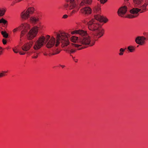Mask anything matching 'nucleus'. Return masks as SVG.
<instances>
[{
    "label": "nucleus",
    "mask_w": 148,
    "mask_h": 148,
    "mask_svg": "<svg viewBox=\"0 0 148 148\" xmlns=\"http://www.w3.org/2000/svg\"><path fill=\"white\" fill-rule=\"evenodd\" d=\"M148 5V3H145L142 6L140 9L138 8H134L130 11L131 14L126 16L127 11V8L126 6H124L120 8L118 11V14L119 16L123 17H126L129 18H132L137 17L139 15L138 12H140L142 13L145 11L146 9V7Z\"/></svg>",
    "instance_id": "1"
},
{
    "label": "nucleus",
    "mask_w": 148,
    "mask_h": 148,
    "mask_svg": "<svg viewBox=\"0 0 148 148\" xmlns=\"http://www.w3.org/2000/svg\"><path fill=\"white\" fill-rule=\"evenodd\" d=\"M72 34H79L82 36H84L80 38V47H82V49L85 48V47L82 46V45H90V46L93 45L95 43L96 40H94L91 41L90 37L89 36L85 31L83 30H76L71 32Z\"/></svg>",
    "instance_id": "2"
},
{
    "label": "nucleus",
    "mask_w": 148,
    "mask_h": 148,
    "mask_svg": "<svg viewBox=\"0 0 148 148\" xmlns=\"http://www.w3.org/2000/svg\"><path fill=\"white\" fill-rule=\"evenodd\" d=\"M94 17L88 23V28H100L103 24L102 22L106 23L108 21L106 17L100 15H95Z\"/></svg>",
    "instance_id": "3"
},
{
    "label": "nucleus",
    "mask_w": 148,
    "mask_h": 148,
    "mask_svg": "<svg viewBox=\"0 0 148 148\" xmlns=\"http://www.w3.org/2000/svg\"><path fill=\"white\" fill-rule=\"evenodd\" d=\"M57 40L56 44V46L57 47L59 44L61 43V46L62 47H64L68 45L66 49L67 50L69 47H70L69 42L68 39V34L64 32H61L60 34H56Z\"/></svg>",
    "instance_id": "4"
},
{
    "label": "nucleus",
    "mask_w": 148,
    "mask_h": 148,
    "mask_svg": "<svg viewBox=\"0 0 148 148\" xmlns=\"http://www.w3.org/2000/svg\"><path fill=\"white\" fill-rule=\"evenodd\" d=\"M71 41L75 43H72L69 45L70 47L67 49V52L71 54L75 53L76 50H80L82 49L80 47V38L75 36H72L71 38Z\"/></svg>",
    "instance_id": "5"
},
{
    "label": "nucleus",
    "mask_w": 148,
    "mask_h": 148,
    "mask_svg": "<svg viewBox=\"0 0 148 148\" xmlns=\"http://www.w3.org/2000/svg\"><path fill=\"white\" fill-rule=\"evenodd\" d=\"M41 16L39 14H36L30 17L29 21L31 24L34 27L33 28H43L45 27L40 21Z\"/></svg>",
    "instance_id": "6"
},
{
    "label": "nucleus",
    "mask_w": 148,
    "mask_h": 148,
    "mask_svg": "<svg viewBox=\"0 0 148 148\" xmlns=\"http://www.w3.org/2000/svg\"><path fill=\"white\" fill-rule=\"evenodd\" d=\"M50 38L49 35H47L46 37L42 36L40 37L35 42L33 47L35 50L36 51L39 49L46 42H47Z\"/></svg>",
    "instance_id": "7"
},
{
    "label": "nucleus",
    "mask_w": 148,
    "mask_h": 148,
    "mask_svg": "<svg viewBox=\"0 0 148 148\" xmlns=\"http://www.w3.org/2000/svg\"><path fill=\"white\" fill-rule=\"evenodd\" d=\"M27 32H28L27 35V38L31 40L36 36L38 30L37 28H31L29 30H27V28H24L21 32V36H23Z\"/></svg>",
    "instance_id": "8"
},
{
    "label": "nucleus",
    "mask_w": 148,
    "mask_h": 148,
    "mask_svg": "<svg viewBox=\"0 0 148 148\" xmlns=\"http://www.w3.org/2000/svg\"><path fill=\"white\" fill-rule=\"evenodd\" d=\"M90 30L92 31V37L94 39L97 40L96 39H98L102 36L104 33V30L102 28H91Z\"/></svg>",
    "instance_id": "9"
},
{
    "label": "nucleus",
    "mask_w": 148,
    "mask_h": 148,
    "mask_svg": "<svg viewBox=\"0 0 148 148\" xmlns=\"http://www.w3.org/2000/svg\"><path fill=\"white\" fill-rule=\"evenodd\" d=\"M35 11V9L33 7H29L25 9L21 14V18L23 20H27L33 14Z\"/></svg>",
    "instance_id": "10"
},
{
    "label": "nucleus",
    "mask_w": 148,
    "mask_h": 148,
    "mask_svg": "<svg viewBox=\"0 0 148 148\" xmlns=\"http://www.w3.org/2000/svg\"><path fill=\"white\" fill-rule=\"evenodd\" d=\"M68 3L65 4L64 7L65 8H67L70 10L79 7L78 4L76 2V0H66Z\"/></svg>",
    "instance_id": "11"
},
{
    "label": "nucleus",
    "mask_w": 148,
    "mask_h": 148,
    "mask_svg": "<svg viewBox=\"0 0 148 148\" xmlns=\"http://www.w3.org/2000/svg\"><path fill=\"white\" fill-rule=\"evenodd\" d=\"M146 38L144 36H138L135 39L136 42L140 45H143L145 43Z\"/></svg>",
    "instance_id": "12"
},
{
    "label": "nucleus",
    "mask_w": 148,
    "mask_h": 148,
    "mask_svg": "<svg viewBox=\"0 0 148 148\" xmlns=\"http://www.w3.org/2000/svg\"><path fill=\"white\" fill-rule=\"evenodd\" d=\"M33 44V42L30 41L25 44L21 47L23 51H28L31 48Z\"/></svg>",
    "instance_id": "13"
},
{
    "label": "nucleus",
    "mask_w": 148,
    "mask_h": 148,
    "mask_svg": "<svg viewBox=\"0 0 148 148\" xmlns=\"http://www.w3.org/2000/svg\"><path fill=\"white\" fill-rule=\"evenodd\" d=\"M56 43L55 38L53 37H51L47 42L46 46L48 48H51L56 44Z\"/></svg>",
    "instance_id": "14"
},
{
    "label": "nucleus",
    "mask_w": 148,
    "mask_h": 148,
    "mask_svg": "<svg viewBox=\"0 0 148 148\" xmlns=\"http://www.w3.org/2000/svg\"><path fill=\"white\" fill-rule=\"evenodd\" d=\"M91 9L89 7H85L80 10L81 12L83 14L88 15L91 14Z\"/></svg>",
    "instance_id": "15"
},
{
    "label": "nucleus",
    "mask_w": 148,
    "mask_h": 148,
    "mask_svg": "<svg viewBox=\"0 0 148 148\" xmlns=\"http://www.w3.org/2000/svg\"><path fill=\"white\" fill-rule=\"evenodd\" d=\"M0 23L1 24L3 27H7L8 25V21L3 18L0 19Z\"/></svg>",
    "instance_id": "16"
},
{
    "label": "nucleus",
    "mask_w": 148,
    "mask_h": 148,
    "mask_svg": "<svg viewBox=\"0 0 148 148\" xmlns=\"http://www.w3.org/2000/svg\"><path fill=\"white\" fill-rule=\"evenodd\" d=\"M92 2V0H83L80 4V5L83 6L86 4H90Z\"/></svg>",
    "instance_id": "17"
},
{
    "label": "nucleus",
    "mask_w": 148,
    "mask_h": 148,
    "mask_svg": "<svg viewBox=\"0 0 148 148\" xmlns=\"http://www.w3.org/2000/svg\"><path fill=\"white\" fill-rule=\"evenodd\" d=\"M30 25L29 23H21L18 28H30Z\"/></svg>",
    "instance_id": "18"
},
{
    "label": "nucleus",
    "mask_w": 148,
    "mask_h": 148,
    "mask_svg": "<svg viewBox=\"0 0 148 148\" xmlns=\"http://www.w3.org/2000/svg\"><path fill=\"white\" fill-rule=\"evenodd\" d=\"M142 0H133L134 5L135 7H139L140 5Z\"/></svg>",
    "instance_id": "19"
},
{
    "label": "nucleus",
    "mask_w": 148,
    "mask_h": 148,
    "mask_svg": "<svg viewBox=\"0 0 148 148\" xmlns=\"http://www.w3.org/2000/svg\"><path fill=\"white\" fill-rule=\"evenodd\" d=\"M79 9V7L73 9V10L71 11L70 14V15L71 16H72L73 14H75L78 11Z\"/></svg>",
    "instance_id": "20"
},
{
    "label": "nucleus",
    "mask_w": 148,
    "mask_h": 148,
    "mask_svg": "<svg viewBox=\"0 0 148 148\" xmlns=\"http://www.w3.org/2000/svg\"><path fill=\"white\" fill-rule=\"evenodd\" d=\"M6 10L5 8H2L0 9V16H3L5 14Z\"/></svg>",
    "instance_id": "21"
},
{
    "label": "nucleus",
    "mask_w": 148,
    "mask_h": 148,
    "mask_svg": "<svg viewBox=\"0 0 148 148\" xmlns=\"http://www.w3.org/2000/svg\"><path fill=\"white\" fill-rule=\"evenodd\" d=\"M31 53H34V55L32 57V58L36 59L37 58L38 56V55L39 53L38 52V51H32Z\"/></svg>",
    "instance_id": "22"
},
{
    "label": "nucleus",
    "mask_w": 148,
    "mask_h": 148,
    "mask_svg": "<svg viewBox=\"0 0 148 148\" xmlns=\"http://www.w3.org/2000/svg\"><path fill=\"white\" fill-rule=\"evenodd\" d=\"M1 33L3 36L5 38H7L8 37V34L5 31H2Z\"/></svg>",
    "instance_id": "23"
},
{
    "label": "nucleus",
    "mask_w": 148,
    "mask_h": 148,
    "mask_svg": "<svg viewBox=\"0 0 148 148\" xmlns=\"http://www.w3.org/2000/svg\"><path fill=\"white\" fill-rule=\"evenodd\" d=\"M127 49L129 50L130 52H132L135 49L134 47L133 46H130L128 47Z\"/></svg>",
    "instance_id": "24"
},
{
    "label": "nucleus",
    "mask_w": 148,
    "mask_h": 148,
    "mask_svg": "<svg viewBox=\"0 0 148 148\" xmlns=\"http://www.w3.org/2000/svg\"><path fill=\"white\" fill-rule=\"evenodd\" d=\"M125 49H123V48H121L120 49L119 51L120 53H119V54L120 56H122L123 55V53L125 51Z\"/></svg>",
    "instance_id": "25"
},
{
    "label": "nucleus",
    "mask_w": 148,
    "mask_h": 148,
    "mask_svg": "<svg viewBox=\"0 0 148 148\" xmlns=\"http://www.w3.org/2000/svg\"><path fill=\"white\" fill-rule=\"evenodd\" d=\"M7 73V71H2V72L0 73V77H1L5 75V73Z\"/></svg>",
    "instance_id": "26"
},
{
    "label": "nucleus",
    "mask_w": 148,
    "mask_h": 148,
    "mask_svg": "<svg viewBox=\"0 0 148 148\" xmlns=\"http://www.w3.org/2000/svg\"><path fill=\"white\" fill-rule=\"evenodd\" d=\"M13 51L15 53H17L18 52H19L18 51V49L16 47H15L14 48H13Z\"/></svg>",
    "instance_id": "27"
},
{
    "label": "nucleus",
    "mask_w": 148,
    "mask_h": 148,
    "mask_svg": "<svg viewBox=\"0 0 148 148\" xmlns=\"http://www.w3.org/2000/svg\"><path fill=\"white\" fill-rule=\"evenodd\" d=\"M143 35L144 36L145 38H146V40H148V33L144 32L143 33Z\"/></svg>",
    "instance_id": "28"
},
{
    "label": "nucleus",
    "mask_w": 148,
    "mask_h": 148,
    "mask_svg": "<svg viewBox=\"0 0 148 148\" xmlns=\"http://www.w3.org/2000/svg\"><path fill=\"white\" fill-rule=\"evenodd\" d=\"M95 9L96 10V11L97 12H100V10H101V8L100 7H97V8H95Z\"/></svg>",
    "instance_id": "29"
},
{
    "label": "nucleus",
    "mask_w": 148,
    "mask_h": 148,
    "mask_svg": "<svg viewBox=\"0 0 148 148\" xmlns=\"http://www.w3.org/2000/svg\"><path fill=\"white\" fill-rule=\"evenodd\" d=\"M68 17V16L67 15L64 14L62 18L64 19H66Z\"/></svg>",
    "instance_id": "30"
},
{
    "label": "nucleus",
    "mask_w": 148,
    "mask_h": 148,
    "mask_svg": "<svg viewBox=\"0 0 148 148\" xmlns=\"http://www.w3.org/2000/svg\"><path fill=\"white\" fill-rule=\"evenodd\" d=\"M3 43L4 45H5L7 43L6 40L4 39H3L2 40Z\"/></svg>",
    "instance_id": "31"
},
{
    "label": "nucleus",
    "mask_w": 148,
    "mask_h": 148,
    "mask_svg": "<svg viewBox=\"0 0 148 148\" xmlns=\"http://www.w3.org/2000/svg\"><path fill=\"white\" fill-rule=\"evenodd\" d=\"M107 1V0H100V2L101 3H105Z\"/></svg>",
    "instance_id": "32"
},
{
    "label": "nucleus",
    "mask_w": 148,
    "mask_h": 148,
    "mask_svg": "<svg viewBox=\"0 0 148 148\" xmlns=\"http://www.w3.org/2000/svg\"><path fill=\"white\" fill-rule=\"evenodd\" d=\"M19 54L20 55H24L25 54V52H21L20 51H19Z\"/></svg>",
    "instance_id": "33"
},
{
    "label": "nucleus",
    "mask_w": 148,
    "mask_h": 148,
    "mask_svg": "<svg viewBox=\"0 0 148 148\" xmlns=\"http://www.w3.org/2000/svg\"><path fill=\"white\" fill-rule=\"evenodd\" d=\"M60 53V51H58L57 52H55V53H53L52 55H56V54H58L59 53Z\"/></svg>",
    "instance_id": "34"
},
{
    "label": "nucleus",
    "mask_w": 148,
    "mask_h": 148,
    "mask_svg": "<svg viewBox=\"0 0 148 148\" xmlns=\"http://www.w3.org/2000/svg\"><path fill=\"white\" fill-rule=\"evenodd\" d=\"M2 52V50L1 47H0V55L1 54Z\"/></svg>",
    "instance_id": "35"
},
{
    "label": "nucleus",
    "mask_w": 148,
    "mask_h": 148,
    "mask_svg": "<svg viewBox=\"0 0 148 148\" xmlns=\"http://www.w3.org/2000/svg\"><path fill=\"white\" fill-rule=\"evenodd\" d=\"M60 66L62 68H64V67H65V66L64 65H60Z\"/></svg>",
    "instance_id": "36"
},
{
    "label": "nucleus",
    "mask_w": 148,
    "mask_h": 148,
    "mask_svg": "<svg viewBox=\"0 0 148 148\" xmlns=\"http://www.w3.org/2000/svg\"><path fill=\"white\" fill-rule=\"evenodd\" d=\"M17 29V28H15L13 30V32H15L17 30V29Z\"/></svg>",
    "instance_id": "37"
},
{
    "label": "nucleus",
    "mask_w": 148,
    "mask_h": 148,
    "mask_svg": "<svg viewBox=\"0 0 148 148\" xmlns=\"http://www.w3.org/2000/svg\"><path fill=\"white\" fill-rule=\"evenodd\" d=\"M74 61H75V62H77V60L75 59V60H74Z\"/></svg>",
    "instance_id": "38"
},
{
    "label": "nucleus",
    "mask_w": 148,
    "mask_h": 148,
    "mask_svg": "<svg viewBox=\"0 0 148 148\" xmlns=\"http://www.w3.org/2000/svg\"><path fill=\"white\" fill-rule=\"evenodd\" d=\"M80 24L81 23H78V27H80Z\"/></svg>",
    "instance_id": "39"
},
{
    "label": "nucleus",
    "mask_w": 148,
    "mask_h": 148,
    "mask_svg": "<svg viewBox=\"0 0 148 148\" xmlns=\"http://www.w3.org/2000/svg\"><path fill=\"white\" fill-rule=\"evenodd\" d=\"M73 60H75V58H74V57H73Z\"/></svg>",
    "instance_id": "40"
},
{
    "label": "nucleus",
    "mask_w": 148,
    "mask_h": 148,
    "mask_svg": "<svg viewBox=\"0 0 148 148\" xmlns=\"http://www.w3.org/2000/svg\"><path fill=\"white\" fill-rule=\"evenodd\" d=\"M44 55H47L46 54H44Z\"/></svg>",
    "instance_id": "41"
}]
</instances>
